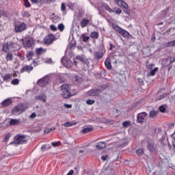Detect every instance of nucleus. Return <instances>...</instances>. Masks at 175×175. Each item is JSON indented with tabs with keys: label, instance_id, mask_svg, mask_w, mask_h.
I'll use <instances>...</instances> for the list:
<instances>
[{
	"label": "nucleus",
	"instance_id": "nucleus-1",
	"mask_svg": "<svg viewBox=\"0 0 175 175\" xmlns=\"http://www.w3.org/2000/svg\"><path fill=\"white\" fill-rule=\"evenodd\" d=\"M60 88L61 90L63 91L62 93V96L65 99H68L77 94V92H76V90L70 89V85L68 83L62 85L60 86Z\"/></svg>",
	"mask_w": 175,
	"mask_h": 175
},
{
	"label": "nucleus",
	"instance_id": "nucleus-2",
	"mask_svg": "<svg viewBox=\"0 0 175 175\" xmlns=\"http://www.w3.org/2000/svg\"><path fill=\"white\" fill-rule=\"evenodd\" d=\"M96 8L98 11V14L100 15L103 14V10H102V9H105V10L109 12V13H111V12H114V11H113V10H111V8H110V6H109V5H107L105 3L98 4L97 6H96Z\"/></svg>",
	"mask_w": 175,
	"mask_h": 175
},
{
	"label": "nucleus",
	"instance_id": "nucleus-3",
	"mask_svg": "<svg viewBox=\"0 0 175 175\" xmlns=\"http://www.w3.org/2000/svg\"><path fill=\"white\" fill-rule=\"evenodd\" d=\"M27 142V137L21 134H18L15 136L14 141L12 142V144L17 146L18 144H23Z\"/></svg>",
	"mask_w": 175,
	"mask_h": 175
},
{
	"label": "nucleus",
	"instance_id": "nucleus-4",
	"mask_svg": "<svg viewBox=\"0 0 175 175\" xmlns=\"http://www.w3.org/2000/svg\"><path fill=\"white\" fill-rule=\"evenodd\" d=\"M24 111H25V107L23 105H19L13 108L12 113L14 116H20Z\"/></svg>",
	"mask_w": 175,
	"mask_h": 175
},
{
	"label": "nucleus",
	"instance_id": "nucleus-5",
	"mask_svg": "<svg viewBox=\"0 0 175 175\" xmlns=\"http://www.w3.org/2000/svg\"><path fill=\"white\" fill-rule=\"evenodd\" d=\"M148 114L146 112H142L137 116V124H143L144 121L147 120Z\"/></svg>",
	"mask_w": 175,
	"mask_h": 175
},
{
	"label": "nucleus",
	"instance_id": "nucleus-6",
	"mask_svg": "<svg viewBox=\"0 0 175 175\" xmlns=\"http://www.w3.org/2000/svg\"><path fill=\"white\" fill-rule=\"evenodd\" d=\"M33 39L31 38H25L24 40H23V44L25 49H29V47H32L33 46Z\"/></svg>",
	"mask_w": 175,
	"mask_h": 175
},
{
	"label": "nucleus",
	"instance_id": "nucleus-7",
	"mask_svg": "<svg viewBox=\"0 0 175 175\" xmlns=\"http://www.w3.org/2000/svg\"><path fill=\"white\" fill-rule=\"evenodd\" d=\"M27 29V24L25 23H21L19 24L15 25V32L20 33L25 31Z\"/></svg>",
	"mask_w": 175,
	"mask_h": 175
},
{
	"label": "nucleus",
	"instance_id": "nucleus-8",
	"mask_svg": "<svg viewBox=\"0 0 175 175\" xmlns=\"http://www.w3.org/2000/svg\"><path fill=\"white\" fill-rule=\"evenodd\" d=\"M49 81L50 78L48 76H45L43 79H41L38 81V84L40 87H46Z\"/></svg>",
	"mask_w": 175,
	"mask_h": 175
},
{
	"label": "nucleus",
	"instance_id": "nucleus-9",
	"mask_svg": "<svg viewBox=\"0 0 175 175\" xmlns=\"http://www.w3.org/2000/svg\"><path fill=\"white\" fill-rule=\"evenodd\" d=\"M61 62L64 66H65V68H68V69L70 68V67L73 65L72 61L67 57H63L61 59Z\"/></svg>",
	"mask_w": 175,
	"mask_h": 175
},
{
	"label": "nucleus",
	"instance_id": "nucleus-10",
	"mask_svg": "<svg viewBox=\"0 0 175 175\" xmlns=\"http://www.w3.org/2000/svg\"><path fill=\"white\" fill-rule=\"evenodd\" d=\"M55 39V36L54 34H49L44 38V42L46 44H51Z\"/></svg>",
	"mask_w": 175,
	"mask_h": 175
},
{
	"label": "nucleus",
	"instance_id": "nucleus-11",
	"mask_svg": "<svg viewBox=\"0 0 175 175\" xmlns=\"http://www.w3.org/2000/svg\"><path fill=\"white\" fill-rule=\"evenodd\" d=\"M115 2L117 3L118 6L122 8V9H128V3L124 1V0H114Z\"/></svg>",
	"mask_w": 175,
	"mask_h": 175
},
{
	"label": "nucleus",
	"instance_id": "nucleus-12",
	"mask_svg": "<svg viewBox=\"0 0 175 175\" xmlns=\"http://www.w3.org/2000/svg\"><path fill=\"white\" fill-rule=\"evenodd\" d=\"M100 93V90L98 89H92L88 92V95H90V96H98L99 94Z\"/></svg>",
	"mask_w": 175,
	"mask_h": 175
},
{
	"label": "nucleus",
	"instance_id": "nucleus-13",
	"mask_svg": "<svg viewBox=\"0 0 175 175\" xmlns=\"http://www.w3.org/2000/svg\"><path fill=\"white\" fill-rule=\"evenodd\" d=\"M21 124V120L20 119H10V125L11 126H16Z\"/></svg>",
	"mask_w": 175,
	"mask_h": 175
},
{
	"label": "nucleus",
	"instance_id": "nucleus-14",
	"mask_svg": "<svg viewBox=\"0 0 175 175\" xmlns=\"http://www.w3.org/2000/svg\"><path fill=\"white\" fill-rule=\"evenodd\" d=\"M147 148L150 152H154V150H155V145L154 144V141H148Z\"/></svg>",
	"mask_w": 175,
	"mask_h": 175
},
{
	"label": "nucleus",
	"instance_id": "nucleus-15",
	"mask_svg": "<svg viewBox=\"0 0 175 175\" xmlns=\"http://www.w3.org/2000/svg\"><path fill=\"white\" fill-rule=\"evenodd\" d=\"M31 70H33V67L31 65H29V66H23L21 70V72L22 73H23V72H31Z\"/></svg>",
	"mask_w": 175,
	"mask_h": 175
},
{
	"label": "nucleus",
	"instance_id": "nucleus-16",
	"mask_svg": "<svg viewBox=\"0 0 175 175\" xmlns=\"http://www.w3.org/2000/svg\"><path fill=\"white\" fill-rule=\"evenodd\" d=\"M35 99L37 100H41L42 102H44V103H46V95H44V94H40L38 96L35 97Z\"/></svg>",
	"mask_w": 175,
	"mask_h": 175
},
{
	"label": "nucleus",
	"instance_id": "nucleus-17",
	"mask_svg": "<svg viewBox=\"0 0 175 175\" xmlns=\"http://www.w3.org/2000/svg\"><path fill=\"white\" fill-rule=\"evenodd\" d=\"M12 105V100L8 98L1 103V107H8V106H10Z\"/></svg>",
	"mask_w": 175,
	"mask_h": 175
},
{
	"label": "nucleus",
	"instance_id": "nucleus-18",
	"mask_svg": "<svg viewBox=\"0 0 175 175\" xmlns=\"http://www.w3.org/2000/svg\"><path fill=\"white\" fill-rule=\"evenodd\" d=\"M88 24H90V20H88L87 18L82 19L80 23V25H81V28H85V27H87V25H88Z\"/></svg>",
	"mask_w": 175,
	"mask_h": 175
},
{
	"label": "nucleus",
	"instance_id": "nucleus-19",
	"mask_svg": "<svg viewBox=\"0 0 175 175\" xmlns=\"http://www.w3.org/2000/svg\"><path fill=\"white\" fill-rule=\"evenodd\" d=\"M106 147V142H100L96 144V148H97L98 150H102Z\"/></svg>",
	"mask_w": 175,
	"mask_h": 175
},
{
	"label": "nucleus",
	"instance_id": "nucleus-20",
	"mask_svg": "<svg viewBox=\"0 0 175 175\" xmlns=\"http://www.w3.org/2000/svg\"><path fill=\"white\" fill-rule=\"evenodd\" d=\"M105 65L109 70L111 69V61L110 60V58H107L105 61Z\"/></svg>",
	"mask_w": 175,
	"mask_h": 175
},
{
	"label": "nucleus",
	"instance_id": "nucleus-21",
	"mask_svg": "<svg viewBox=\"0 0 175 175\" xmlns=\"http://www.w3.org/2000/svg\"><path fill=\"white\" fill-rule=\"evenodd\" d=\"M123 38H129L131 35L129 32L126 31L125 29H122L121 31L119 33Z\"/></svg>",
	"mask_w": 175,
	"mask_h": 175
},
{
	"label": "nucleus",
	"instance_id": "nucleus-22",
	"mask_svg": "<svg viewBox=\"0 0 175 175\" xmlns=\"http://www.w3.org/2000/svg\"><path fill=\"white\" fill-rule=\"evenodd\" d=\"M10 45H9V43L6 42L3 44V49L2 51H4L5 53H8L9 50H10Z\"/></svg>",
	"mask_w": 175,
	"mask_h": 175
},
{
	"label": "nucleus",
	"instance_id": "nucleus-23",
	"mask_svg": "<svg viewBox=\"0 0 175 175\" xmlns=\"http://www.w3.org/2000/svg\"><path fill=\"white\" fill-rule=\"evenodd\" d=\"M90 38H92V39H99V32L92 31L90 33Z\"/></svg>",
	"mask_w": 175,
	"mask_h": 175
},
{
	"label": "nucleus",
	"instance_id": "nucleus-24",
	"mask_svg": "<svg viewBox=\"0 0 175 175\" xmlns=\"http://www.w3.org/2000/svg\"><path fill=\"white\" fill-rule=\"evenodd\" d=\"M94 131V128L92 126H88L82 129L83 133H88L90 132H92Z\"/></svg>",
	"mask_w": 175,
	"mask_h": 175
},
{
	"label": "nucleus",
	"instance_id": "nucleus-25",
	"mask_svg": "<svg viewBox=\"0 0 175 175\" xmlns=\"http://www.w3.org/2000/svg\"><path fill=\"white\" fill-rule=\"evenodd\" d=\"M161 65L162 66H164V68H166V66H169V65H171V63L170 62L169 59H164L162 62H161Z\"/></svg>",
	"mask_w": 175,
	"mask_h": 175
},
{
	"label": "nucleus",
	"instance_id": "nucleus-26",
	"mask_svg": "<svg viewBox=\"0 0 175 175\" xmlns=\"http://www.w3.org/2000/svg\"><path fill=\"white\" fill-rule=\"evenodd\" d=\"M105 174L107 175H113L114 174V170L110 167H107L105 170Z\"/></svg>",
	"mask_w": 175,
	"mask_h": 175
},
{
	"label": "nucleus",
	"instance_id": "nucleus-27",
	"mask_svg": "<svg viewBox=\"0 0 175 175\" xmlns=\"http://www.w3.org/2000/svg\"><path fill=\"white\" fill-rule=\"evenodd\" d=\"M33 55H35V53H33V51H29L26 55L28 61H31V59H32V57H33Z\"/></svg>",
	"mask_w": 175,
	"mask_h": 175
},
{
	"label": "nucleus",
	"instance_id": "nucleus-28",
	"mask_svg": "<svg viewBox=\"0 0 175 175\" xmlns=\"http://www.w3.org/2000/svg\"><path fill=\"white\" fill-rule=\"evenodd\" d=\"M43 53H46V51L43 49V48H38L36 49V54L38 55H40L43 54Z\"/></svg>",
	"mask_w": 175,
	"mask_h": 175
},
{
	"label": "nucleus",
	"instance_id": "nucleus-29",
	"mask_svg": "<svg viewBox=\"0 0 175 175\" xmlns=\"http://www.w3.org/2000/svg\"><path fill=\"white\" fill-rule=\"evenodd\" d=\"M51 148V146L50 144L42 145L41 147V151H47V150H50Z\"/></svg>",
	"mask_w": 175,
	"mask_h": 175
},
{
	"label": "nucleus",
	"instance_id": "nucleus-30",
	"mask_svg": "<svg viewBox=\"0 0 175 175\" xmlns=\"http://www.w3.org/2000/svg\"><path fill=\"white\" fill-rule=\"evenodd\" d=\"M158 70H159V68H158V67L154 68L152 70H150L149 75L150 76H155V74L157 73V72Z\"/></svg>",
	"mask_w": 175,
	"mask_h": 175
},
{
	"label": "nucleus",
	"instance_id": "nucleus-31",
	"mask_svg": "<svg viewBox=\"0 0 175 175\" xmlns=\"http://www.w3.org/2000/svg\"><path fill=\"white\" fill-rule=\"evenodd\" d=\"M165 47H173L175 46V40L170 41L165 44Z\"/></svg>",
	"mask_w": 175,
	"mask_h": 175
},
{
	"label": "nucleus",
	"instance_id": "nucleus-32",
	"mask_svg": "<svg viewBox=\"0 0 175 175\" xmlns=\"http://www.w3.org/2000/svg\"><path fill=\"white\" fill-rule=\"evenodd\" d=\"M2 77H3V79L4 80V81H9V80H10V79H12V75L5 74Z\"/></svg>",
	"mask_w": 175,
	"mask_h": 175
},
{
	"label": "nucleus",
	"instance_id": "nucleus-33",
	"mask_svg": "<svg viewBox=\"0 0 175 175\" xmlns=\"http://www.w3.org/2000/svg\"><path fill=\"white\" fill-rule=\"evenodd\" d=\"M157 116H158L157 111H150V114H149V117H150V118H155V117H157Z\"/></svg>",
	"mask_w": 175,
	"mask_h": 175
},
{
	"label": "nucleus",
	"instance_id": "nucleus-34",
	"mask_svg": "<svg viewBox=\"0 0 175 175\" xmlns=\"http://www.w3.org/2000/svg\"><path fill=\"white\" fill-rule=\"evenodd\" d=\"M95 58L97 59H100L103 57V53L102 52H96L94 53Z\"/></svg>",
	"mask_w": 175,
	"mask_h": 175
},
{
	"label": "nucleus",
	"instance_id": "nucleus-35",
	"mask_svg": "<svg viewBox=\"0 0 175 175\" xmlns=\"http://www.w3.org/2000/svg\"><path fill=\"white\" fill-rule=\"evenodd\" d=\"M112 27H113V29L116 30V32H118V33H120L121 32V31L122 30V29L117 25H113Z\"/></svg>",
	"mask_w": 175,
	"mask_h": 175
},
{
	"label": "nucleus",
	"instance_id": "nucleus-36",
	"mask_svg": "<svg viewBox=\"0 0 175 175\" xmlns=\"http://www.w3.org/2000/svg\"><path fill=\"white\" fill-rule=\"evenodd\" d=\"M62 125H64V126H66V128H69L70 126H73L75 124H73L72 122H66Z\"/></svg>",
	"mask_w": 175,
	"mask_h": 175
},
{
	"label": "nucleus",
	"instance_id": "nucleus-37",
	"mask_svg": "<svg viewBox=\"0 0 175 175\" xmlns=\"http://www.w3.org/2000/svg\"><path fill=\"white\" fill-rule=\"evenodd\" d=\"M5 59L7 61H13V54L8 53L5 56Z\"/></svg>",
	"mask_w": 175,
	"mask_h": 175
},
{
	"label": "nucleus",
	"instance_id": "nucleus-38",
	"mask_svg": "<svg viewBox=\"0 0 175 175\" xmlns=\"http://www.w3.org/2000/svg\"><path fill=\"white\" fill-rule=\"evenodd\" d=\"M20 81L18 80V79H14L11 81V84H12L13 85H18Z\"/></svg>",
	"mask_w": 175,
	"mask_h": 175
},
{
	"label": "nucleus",
	"instance_id": "nucleus-39",
	"mask_svg": "<svg viewBox=\"0 0 175 175\" xmlns=\"http://www.w3.org/2000/svg\"><path fill=\"white\" fill-rule=\"evenodd\" d=\"M124 128H128V126H131V122L130 121H126L122 123Z\"/></svg>",
	"mask_w": 175,
	"mask_h": 175
},
{
	"label": "nucleus",
	"instance_id": "nucleus-40",
	"mask_svg": "<svg viewBox=\"0 0 175 175\" xmlns=\"http://www.w3.org/2000/svg\"><path fill=\"white\" fill-rule=\"evenodd\" d=\"M166 105H161L159 107V111H161V113H165V111H166Z\"/></svg>",
	"mask_w": 175,
	"mask_h": 175
},
{
	"label": "nucleus",
	"instance_id": "nucleus-41",
	"mask_svg": "<svg viewBox=\"0 0 175 175\" xmlns=\"http://www.w3.org/2000/svg\"><path fill=\"white\" fill-rule=\"evenodd\" d=\"M83 42H88L90 40V36H85V34L82 35Z\"/></svg>",
	"mask_w": 175,
	"mask_h": 175
},
{
	"label": "nucleus",
	"instance_id": "nucleus-42",
	"mask_svg": "<svg viewBox=\"0 0 175 175\" xmlns=\"http://www.w3.org/2000/svg\"><path fill=\"white\" fill-rule=\"evenodd\" d=\"M58 29L59 31H61V32H62V31H64V29H65V25H64V24H59Z\"/></svg>",
	"mask_w": 175,
	"mask_h": 175
},
{
	"label": "nucleus",
	"instance_id": "nucleus-43",
	"mask_svg": "<svg viewBox=\"0 0 175 175\" xmlns=\"http://www.w3.org/2000/svg\"><path fill=\"white\" fill-rule=\"evenodd\" d=\"M86 103L87 105H94V103H95V100L88 99Z\"/></svg>",
	"mask_w": 175,
	"mask_h": 175
},
{
	"label": "nucleus",
	"instance_id": "nucleus-44",
	"mask_svg": "<svg viewBox=\"0 0 175 175\" xmlns=\"http://www.w3.org/2000/svg\"><path fill=\"white\" fill-rule=\"evenodd\" d=\"M136 152L137 155H143V154H144L143 149H138L137 150Z\"/></svg>",
	"mask_w": 175,
	"mask_h": 175
},
{
	"label": "nucleus",
	"instance_id": "nucleus-45",
	"mask_svg": "<svg viewBox=\"0 0 175 175\" xmlns=\"http://www.w3.org/2000/svg\"><path fill=\"white\" fill-rule=\"evenodd\" d=\"M61 10L62 12H66V5H65V3H62Z\"/></svg>",
	"mask_w": 175,
	"mask_h": 175
},
{
	"label": "nucleus",
	"instance_id": "nucleus-46",
	"mask_svg": "<svg viewBox=\"0 0 175 175\" xmlns=\"http://www.w3.org/2000/svg\"><path fill=\"white\" fill-rule=\"evenodd\" d=\"M77 59H79V61H81L82 62H84L85 61V58L83 56L77 55Z\"/></svg>",
	"mask_w": 175,
	"mask_h": 175
},
{
	"label": "nucleus",
	"instance_id": "nucleus-47",
	"mask_svg": "<svg viewBox=\"0 0 175 175\" xmlns=\"http://www.w3.org/2000/svg\"><path fill=\"white\" fill-rule=\"evenodd\" d=\"M50 28H51V31H53V32L57 31V30L58 29L57 28V27H55V25H51L50 26Z\"/></svg>",
	"mask_w": 175,
	"mask_h": 175
},
{
	"label": "nucleus",
	"instance_id": "nucleus-48",
	"mask_svg": "<svg viewBox=\"0 0 175 175\" xmlns=\"http://www.w3.org/2000/svg\"><path fill=\"white\" fill-rule=\"evenodd\" d=\"M115 12L116 14H121V13H122V10H121V8H115Z\"/></svg>",
	"mask_w": 175,
	"mask_h": 175
},
{
	"label": "nucleus",
	"instance_id": "nucleus-49",
	"mask_svg": "<svg viewBox=\"0 0 175 175\" xmlns=\"http://www.w3.org/2000/svg\"><path fill=\"white\" fill-rule=\"evenodd\" d=\"M154 66H155V64H149L148 66V69H149V70H152V69H154Z\"/></svg>",
	"mask_w": 175,
	"mask_h": 175
},
{
	"label": "nucleus",
	"instance_id": "nucleus-50",
	"mask_svg": "<svg viewBox=\"0 0 175 175\" xmlns=\"http://www.w3.org/2000/svg\"><path fill=\"white\" fill-rule=\"evenodd\" d=\"M102 161H107L109 159V155H105L101 157Z\"/></svg>",
	"mask_w": 175,
	"mask_h": 175
},
{
	"label": "nucleus",
	"instance_id": "nucleus-51",
	"mask_svg": "<svg viewBox=\"0 0 175 175\" xmlns=\"http://www.w3.org/2000/svg\"><path fill=\"white\" fill-rule=\"evenodd\" d=\"M45 64H53V59L51 58L46 59L45 60Z\"/></svg>",
	"mask_w": 175,
	"mask_h": 175
},
{
	"label": "nucleus",
	"instance_id": "nucleus-52",
	"mask_svg": "<svg viewBox=\"0 0 175 175\" xmlns=\"http://www.w3.org/2000/svg\"><path fill=\"white\" fill-rule=\"evenodd\" d=\"M64 107H66V109H72V104H64Z\"/></svg>",
	"mask_w": 175,
	"mask_h": 175
},
{
	"label": "nucleus",
	"instance_id": "nucleus-53",
	"mask_svg": "<svg viewBox=\"0 0 175 175\" xmlns=\"http://www.w3.org/2000/svg\"><path fill=\"white\" fill-rule=\"evenodd\" d=\"M9 139H10V134H7L4 138V141L8 142V140H9Z\"/></svg>",
	"mask_w": 175,
	"mask_h": 175
},
{
	"label": "nucleus",
	"instance_id": "nucleus-54",
	"mask_svg": "<svg viewBox=\"0 0 175 175\" xmlns=\"http://www.w3.org/2000/svg\"><path fill=\"white\" fill-rule=\"evenodd\" d=\"M25 5L26 8H29L31 6V3H29V1L27 0V1H25Z\"/></svg>",
	"mask_w": 175,
	"mask_h": 175
},
{
	"label": "nucleus",
	"instance_id": "nucleus-55",
	"mask_svg": "<svg viewBox=\"0 0 175 175\" xmlns=\"http://www.w3.org/2000/svg\"><path fill=\"white\" fill-rule=\"evenodd\" d=\"M29 118L31 119L36 118V113H32L30 116Z\"/></svg>",
	"mask_w": 175,
	"mask_h": 175
},
{
	"label": "nucleus",
	"instance_id": "nucleus-56",
	"mask_svg": "<svg viewBox=\"0 0 175 175\" xmlns=\"http://www.w3.org/2000/svg\"><path fill=\"white\" fill-rule=\"evenodd\" d=\"M167 96V94H163L162 96H159V99H163V98H166Z\"/></svg>",
	"mask_w": 175,
	"mask_h": 175
},
{
	"label": "nucleus",
	"instance_id": "nucleus-57",
	"mask_svg": "<svg viewBox=\"0 0 175 175\" xmlns=\"http://www.w3.org/2000/svg\"><path fill=\"white\" fill-rule=\"evenodd\" d=\"M168 60H170V62L172 64H173V62H175V57H170V59H168Z\"/></svg>",
	"mask_w": 175,
	"mask_h": 175
},
{
	"label": "nucleus",
	"instance_id": "nucleus-58",
	"mask_svg": "<svg viewBox=\"0 0 175 175\" xmlns=\"http://www.w3.org/2000/svg\"><path fill=\"white\" fill-rule=\"evenodd\" d=\"M51 131V129H46L44 130V133H50V132Z\"/></svg>",
	"mask_w": 175,
	"mask_h": 175
},
{
	"label": "nucleus",
	"instance_id": "nucleus-59",
	"mask_svg": "<svg viewBox=\"0 0 175 175\" xmlns=\"http://www.w3.org/2000/svg\"><path fill=\"white\" fill-rule=\"evenodd\" d=\"M138 81H139V84H141V85L144 83V81H143L142 79H138Z\"/></svg>",
	"mask_w": 175,
	"mask_h": 175
},
{
	"label": "nucleus",
	"instance_id": "nucleus-60",
	"mask_svg": "<svg viewBox=\"0 0 175 175\" xmlns=\"http://www.w3.org/2000/svg\"><path fill=\"white\" fill-rule=\"evenodd\" d=\"M32 3H38L39 0H30Z\"/></svg>",
	"mask_w": 175,
	"mask_h": 175
},
{
	"label": "nucleus",
	"instance_id": "nucleus-61",
	"mask_svg": "<svg viewBox=\"0 0 175 175\" xmlns=\"http://www.w3.org/2000/svg\"><path fill=\"white\" fill-rule=\"evenodd\" d=\"M125 13H126V14H131V11H129V10H128V8L127 9H125Z\"/></svg>",
	"mask_w": 175,
	"mask_h": 175
},
{
	"label": "nucleus",
	"instance_id": "nucleus-62",
	"mask_svg": "<svg viewBox=\"0 0 175 175\" xmlns=\"http://www.w3.org/2000/svg\"><path fill=\"white\" fill-rule=\"evenodd\" d=\"M33 65H34V66H38V62L36 61H33Z\"/></svg>",
	"mask_w": 175,
	"mask_h": 175
},
{
	"label": "nucleus",
	"instance_id": "nucleus-63",
	"mask_svg": "<svg viewBox=\"0 0 175 175\" xmlns=\"http://www.w3.org/2000/svg\"><path fill=\"white\" fill-rule=\"evenodd\" d=\"M52 146H53V147H57V146H58V143H57V142H53V143H52Z\"/></svg>",
	"mask_w": 175,
	"mask_h": 175
},
{
	"label": "nucleus",
	"instance_id": "nucleus-64",
	"mask_svg": "<svg viewBox=\"0 0 175 175\" xmlns=\"http://www.w3.org/2000/svg\"><path fill=\"white\" fill-rule=\"evenodd\" d=\"M165 139H166V137L164 136V137H162L161 139V143L163 144V142H165Z\"/></svg>",
	"mask_w": 175,
	"mask_h": 175
}]
</instances>
